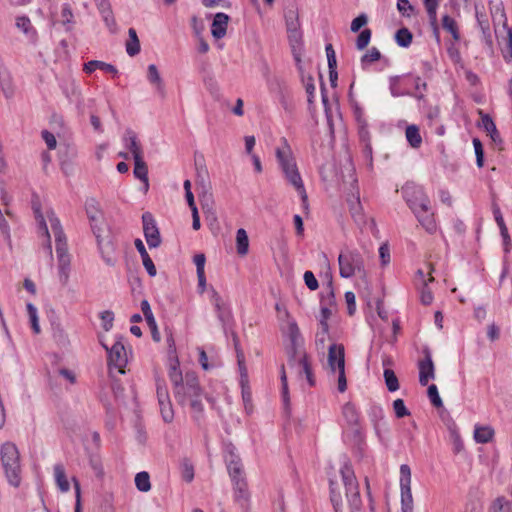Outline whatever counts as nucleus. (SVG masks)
Wrapping results in <instances>:
<instances>
[{
  "label": "nucleus",
  "mask_w": 512,
  "mask_h": 512,
  "mask_svg": "<svg viewBox=\"0 0 512 512\" xmlns=\"http://www.w3.org/2000/svg\"><path fill=\"white\" fill-rule=\"evenodd\" d=\"M341 483L330 481V496L335 512H342L343 498L345 494L350 512H361L362 501L359 493V484L352 467L345 463L341 469Z\"/></svg>",
  "instance_id": "1"
},
{
  "label": "nucleus",
  "mask_w": 512,
  "mask_h": 512,
  "mask_svg": "<svg viewBox=\"0 0 512 512\" xmlns=\"http://www.w3.org/2000/svg\"><path fill=\"white\" fill-rule=\"evenodd\" d=\"M225 452V461L229 476L233 483L235 501L242 509L247 510L250 501V493L248 491V485L241 459L235 453V448L231 444L227 445Z\"/></svg>",
  "instance_id": "2"
},
{
  "label": "nucleus",
  "mask_w": 512,
  "mask_h": 512,
  "mask_svg": "<svg viewBox=\"0 0 512 512\" xmlns=\"http://www.w3.org/2000/svg\"><path fill=\"white\" fill-rule=\"evenodd\" d=\"M283 147L276 149V158L281 168V171L286 179V181L296 190L299 194L303 205H307L308 196L306 193V189L304 187V183L302 177L297 168V164L292 155L291 149L287 143L286 139H282Z\"/></svg>",
  "instance_id": "3"
},
{
  "label": "nucleus",
  "mask_w": 512,
  "mask_h": 512,
  "mask_svg": "<svg viewBox=\"0 0 512 512\" xmlns=\"http://www.w3.org/2000/svg\"><path fill=\"white\" fill-rule=\"evenodd\" d=\"M47 218L55 237L56 253L58 258V277L63 286H66L69 281L70 273V255L67 251L66 237L63 232L59 219L53 211L47 213Z\"/></svg>",
  "instance_id": "4"
},
{
  "label": "nucleus",
  "mask_w": 512,
  "mask_h": 512,
  "mask_svg": "<svg viewBox=\"0 0 512 512\" xmlns=\"http://www.w3.org/2000/svg\"><path fill=\"white\" fill-rule=\"evenodd\" d=\"M1 464L8 483L18 487L21 483V464L18 448L11 442H6L0 449Z\"/></svg>",
  "instance_id": "5"
},
{
  "label": "nucleus",
  "mask_w": 512,
  "mask_h": 512,
  "mask_svg": "<svg viewBox=\"0 0 512 512\" xmlns=\"http://www.w3.org/2000/svg\"><path fill=\"white\" fill-rule=\"evenodd\" d=\"M339 274L342 278H351L364 273V259L356 249H343L338 256Z\"/></svg>",
  "instance_id": "6"
},
{
  "label": "nucleus",
  "mask_w": 512,
  "mask_h": 512,
  "mask_svg": "<svg viewBox=\"0 0 512 512\" xmlns=\"http://www.w3.org/2000/svg\"><path fill=\"white\" fill-rule=\"evenodd\" d=\"M328 366L331 372L338 371V390L345 392L347 382L345 376V350L342 344H331L328 347Z\"/></svg>",
  "instance_id": "7"
},
{
  "label": "nucleus",
  "mask_w": 512,
  "mask_h": 512,
  "mask_svg": "<svg viewBox=\"0 0 512 512\" xmlns=\"http://www.w3.org/2000/svg\"><path fill=\"white\" fill-rule=\"evenodd\" d=\"M97 240L99 252L103 261L108 266H115L117 262L116 258V247L114 238L110 231L105 227V230H98L93 233Z\"/></svg>",
  "instance_id": "8"
},
{
  "label": "nucleus",
  "mask_w": 512,
  "mask_h": 512,
  "mask_svg": "<svg viewBox=\"0 0 512 512\" xmlns=\"http://www.w3.org/2000/svg\"><path fill=\"white\" fill-rule=\"evenodd\" d=\"M401 512H413L414 501L411 490V469L407 464L400 466Z\"/></svg>",
  "instance_id": "9"
},
{
  "label": "nucleus",
  "mask_w": 512,
  "mask_h": 512,
  "mask_svg": "<svg viewBox=\"0 0 512 512\" xmlns=\"http://www.w3.org/2000/svg\"><path fill=\"white\" fill-rule=\"evenodd\" d=\"M103 347L108 353L109 369L112 370V368H115L120 374H124V368L127 364V353L124 347L123 337H119L110 348L105 344H103Z\"/></svg>",
  "instance_id": "10"
},
{
  "label": "nucleus",
  "mask_w": 512,
  "mask_h": 512,
  "mask_svg": "<svg viewBox=\"0 0 512 512\" xmlns=\"http://www.w3.org/2000/svg\"><path fill=\"white\" fill-rule=\"evenodd\" d=\"M210 300L214 306L216 316L221 323L223 331L227 333L228 328H230L233 323V315L230 306L226 301L223 300V298L215 289H211Z\"/></svg>",
  "instance_id": "11"
},
{
  "label": "nucleus",
  "mask_w": 512,
  "mask_h": 512,
  "mask_svg": "<svg viewBox=\"0 0 512 512\" xmlns=\"http://www.w3.org/2000/svg\"><path fill=\"white\" fill-rule=\"evenodd\" d=\"M175 398L181 405H186L190 399L201 396V389L198 384V379L194 374H186L185 381L182 383V391L176 389L174 391Z\"/></svg>",
  "instance_id": "12"
},
{
  "label": "nucleus",
  "mask_w": 512,
  "mask_h": 512,
  "mask_svg": "<svg viewBox=\"0 0 512 512\" xmlns=\"http://www.w3.org/2000/svg\"><path fill=\"white\" fill-rule=\"evenodd\" d=\"M85 210L90 221L92 232L94 233L98 230H105L106 224L104 221L103 212L95 198H89L86 200Z\"/></svg>",
  "instance_id": "13"
},
{
  "label": "nucleus",
  "mask_w": 512,
  "mask_h": 512,
  "mask_svg": "<svg viewBox=\"0 0 512 512\" xmlns=\"http://www.w3.org/2000/svg\"><path fill=\"white\" fill-rule=\"evenodd\" d=\"M404 193L407 203L413 212L427 209V206L430 205V200L421 187L407 186L404 188Z\"/></svg>",
  "instance_id": "14"
},
{
  "label": "nucleus",
  "mask_w": 512,
  "mask_h": 512,
  "mask_svg": "<svg viewBox=\"0 0 512 512\" xmlns=\"http://www.w3.org/2000/svg\"><path fill=\"white\" fill-rule=\"evenodd\" d=\"M142 222L144 236L149 248H157L161 244V237L153 215L150 212H145L142 215Z\"/></svg>",
  "instance_id": "15"
},
{
  "label": "nucleus",
  "mask_w": 512,
  "mask_h": 512,
  "mask_svg": "<svg viewBox=\"0 0 512 512\" xmlns=\"http://www.w3.org/2000/svg\"><path fill=\"white\" fill-rule=\"evenodd\" d=\"M419 383L426 386L430 379H434L435 370L431 354L428 350L424 351V358L418 363Z\"/></svg>",
  "instance_id": "16"
},
{
  "label": "nucleus",
  "mask_w": 512,
  "mask_h": 512,
  "mask_svg": "<svg viewBox=\"0 0 512 512\" xmlns=\"http://www.w3.org/2000/svg\"><path fill=\"white\" fill-rule=\"evenodd\" d=\"M475 16L477 19V23L479 28L481 29L483 41L486 44L489 52H493V40L490 32V24L487 15L482 12L479 8V5L475 3Z\"/></svg>",
  "instance_id": "17"
},
{
  "label": "nucleus",
  "mask_w": 512,
  "mask_h": 512,
  "mask_svg": "<svg viewBox=\"0 0 512 512\" xmlns=\"http://www.w3.org/2000/svg\"><path fill=\"white\" fill-rule=\"evenodd\" d=\"M147 79L155 87L156 93L161 99L166 97V89L163 79L155 64H150L147 68Z\"/></svg>",
  "instance_id": "18"
},
{
  "label": "nucleus",
  "mask_w": 512,
  "mask_h": 512,
  "mask_svg": "<svg viewBox=\"0 0 512 512\" xmlns=\"http://www.w3.org/2000/svg\"><path fill=\"white\" fill-rule=\"evenodd\" d=\"M123 142L125 147L132 153L134 159L143 157L141 145L138 141L136 133L133 130L126 129Z\"/></svg>",
  "instance_id": "19"
},
{
  "label": "nucleus",
  "mask_w": 512,
  "mask_h": 512,
  "mask_svg": "<svg viewBox=\"0 0 512 512\" xmlns=\"http://www.w3.org/2000/svg\"><path fill=\"white\" fill-rule=\"evenodd\" d=\"M414 214L417 217L419 223L427 232H435L436 222L434 219V213L431 211L430 205L427 206V209H420L419 211L414 212Z\"/></svg>",
  "instance_id": "20"
},
{
  "label": "nucleus",
  "mask_w": 512,
  "mask_h": 512,
  "mask_svg": "<svg viewBox=\"0 0 512 512\" xmlns=\"http://www.w3.org/2000/svg\"><path fill=\"white\" fill-rule=\"evenodd\" d=\"M229 17L225 13H217L212 22L211 33L216 39H221L226 34Z\"/></svg>",
  "instance_id": "21"
},
{
  "label": "nucleus",
  "mask_w": 512,
  "mask_h": 512,
  "mask_svg": "<svg viewBox=\"0 0 512 512\" xmlns=\"http://www.w3.org/2000/svg\"><path fill=\"white\" fill-rule=\"evenodd\" d=\"M134 244H135V247H136L137 251L139 252V254H140L141 258H142L143 266L147 270V273L150 276H155L156 275V267H155L152 259L150 258L149 254L147 253L146 248H145L142 240L136 239Z\"/></svg>",
  "instance_id": "22"
},
{
  "label": "nucleus",
  "mask_w": 512,
  "mask_h": 512,
  "mask_svg": "<svg viewBox=\"0 0 512 512\" xmlns=\"http://www.w3.org/2000/svg\"><path fill=\"white\" fill-rule=\"evenodd\" d=\"M349 207H350V213L352 215V218L356 222L357 225H362L365 223L364 215H363V209L360 203L359 195H352V198L348 199Z\"/></svg>",
  "instance_id": "23"
},
{
  "label": "nucleus",
  "mask_w": 512,
  "mask_h": 512,
  "mask_svg": "<svg viewBox=\"0 0 512 512\" xmlns=\"http://www.w3.org/2000/svg\"><path fill=\"white\" fill-rule=\"evenodd\" d=\"M96 69L103 70V71H105L107 73H111L113 75H117V73H118V70L116 69L115 66H113L109 63L103 62V61H99V60H91V61L85 63L84 68H83V70L86 73H92Z\"/></svg>",
  "instance_id": "24"
},
{
  "label": "nucleus",
  "mask_w": 512,
  "mask_h": 512,
  "mask_svg": "<svg viewBox=\"0 0 512 512\" xmlns=\"http://www.w3.org/2000/svg\"><path fill=\"white\" fill-rule=\"evenodd\" d=\"M494 433V429L489 425L475 426L474 439L477 443L485 444L493 439Z\"/></svg>",
  "instance_id": "25"
},
{
  "label": "nucleus",
  "mask_w": 512,
  "mask_h": 512,
  "mask_svg": "<svg viewBox=\"0 0 512 512\" xmlns=\"http://www.w3.org/2000/svg\"><path fill=\"white\" fill-rule=\"evenodd\" d=\"M134 175L145 184L146 190L148 189V168L146 163L143 161V157L134 159Z\"/></svg>",
  "instance_id": "26"
},
{
  "label": "nucleus",
  "mask_w": 512,
  "mask_h": 512,
  "mask_svg": "<svg viewBox=\"0 0 512 512\" xmlns=\"http://www.w3.org/2000/svg\"><path fill=\"white\" fill-rule=\"evenodd\" d=\"M54 477L58 488L62 492H68L70 485L66 477L64 466L62 464H56L54 466Z\"/></svg>",
  "instance_id": "27"
},
{
  "label": "nucleus",
  "mask_w": 512,
  "mask_h": 512,
  "mask_svg": "<svg viewBox=\"0 0 512 512\" xmlns=\"http://www.w3.org/2000/svg\"><path fill=\"white\" fill-rule=\"evenodd\" d=\"M236 249L237 253L244 256L248 253L249 238L245 229L240 228L236 232Z\"/></svg>",
  "instance_id": "28"
},
{
  "label": "nucleus",
  "mask_w": 512,
  "mask_h": 512,
  "mask_svg": "<svg viewBox=\"0 0 512 512\" xmlns=\"http://www.w3.org/2000/svg\"><path fill=\"white\" fill-rule=\"evenodd\" d=\"M298 364H299V368H300L299 373H303L305 375L309 385L314 386L315 379H314V376L312 373V368L308 361V357H307L306 353H302L300 355Z\"/></svg>",
  "instance_id": "29"
},
{
  "label": "nucleus",
  "mask_w": 512,
  "mask_h": 512,
  "mask_svg": "<svg viewBox=\"0 0 512 512\" xmlns=\"http://www.w3.org/2000/svg\"><path fill=\"white\" fill-rule=\"evenodd\" d=\"M405 136L411 147L419 148L421 146L422 137L418 126L414 124L407 126Z\"/></svg>",
  "instance_id": "30"
},
{
  "label": "nucleus",
  "mask_w": 512,
  "mask_h": 512,
  "mask_svg": "<svg viewBox=\"0 0 512 512\" xmlns=\"http://www.w3.org/2000/svg\"><path fill=\"white\" fill-rule=\"evenodd\" d=\"M169 378L174 385V391L176 389H178V391H182V383H184L185 378L183 379L178 361H175L170 365Z\"/></svg>",
  "instance_id": "31"
},
{
  "label": "nucleus",
  "mask_w": 512,
  "mask_h": 512,
  "mask_svg": "<svg viewBox=\"0 0 512 512\" xmlns=\"http://www.w3.org/2000/svg\"><path fill=\"white\" fill-rule=\"evenodd\" d=\"M129 40L126 43V52L129 56H135L140 52V41L138 39L136 30L130 28L128 30Z\"/></svg>",
  "instance_id": "32"
},
{
  "label": "nucleus",
  "mask_w": 512,
  "mask_h": 512,
  "mask_svg": "<svg viewBox=\"0 0 512 512\" xmlns=\"http://www.w3.org/2000/svg\"><path fill=\"white\" fill-rule=\"evenodd\" d=\"M423 2L428 14L430 25L434 28V30H437V8L439 6V0H423Z\"/></svg>",
  "instance_id": "33"
},
{
  "label": "nucleus",
  "mask_w": 512,
  "mask_h": 512,
  "mask_svg": "<svg viewBox=\"0 0 512 512\" xmlns=\"http://www.w3.org/2000/svg\"><path fill=\"white\" fill-rule=\"evenodd\" d=\"M61 23L66 31H71L74 24V15L69 4H64L61 9Z\"/></svg>",
  "instance_id": "34"
},
{
  "label": "nucleus",
  "mask_w": 512,
  "mask_h": 512,
  "mask_svg": "<svg viewBox=\"0 0 512 512\" xmlns=\"http://www.w3.org/2000/svg\"><path fill=\"white\" fill-rule=\"evenodd\" d=\"M16 27L29 37H34L36 35V31L27 16L17 17Z\"/></svg>",
  "instance_id": "35"
},
{
  "label": "nucleus",
  "mask_w": 512,
  "mask_h": 512,
  "mask_svg": "<svg viewBox=\"0 0 512 512\" xmlns=\"http://www.w3.org/2000/svg\"><path fill=\"white\" fill-rule=\"evenodd\" d=\"M383 376L388 391L395 392L399 389L398 378L392 369L385 368Z\"/></svg>",
  "instance_id": "36"
},
{
  "label": "nucleus",
  "mask_w": 512,
  "mask_h": 512,
  "mask_svg": "<svg viewBox=\"0 0 512 512\" xmlns=\"http://www.w3.org/2000/svg\"><path fill=\"white\" fill-rule=\"evenodd\" d=\"M442 27L452 35L455 41L460 39L456 21L449 15H444L442 17Z\"/></svg>",
  "instance_id": "37"
},
{
  "label": "nucleus",
  "mask_w": 512,
  "mask_h": 512,
  "mask_svg": "<svg viewBox=\"0 0 512 512\" xmlns=\"http://www.w3.org/2000/svg\"><path fill=\"white\" fill-rule=\"evenodd\" d=\"M186 405H189L191 408V411L193 413V418L199 422L202 418L203 412H204V406L202 403V395L200 397L191 398L190 402L186 403Z\"/></svg>",
  "instance_id": "38"
},
{
  "label": "nucleus",
  "mask_w": 512,
  "mask_h": 512,
  "mask_svg": "<svg viewBox=\"0 0 512 512\" xmlns=\"http://www.w3.org/2000/svg\"><path fill=\"white\" fill-rule=\"evenodd\" d=\"M233 338H234L236 351H237V361H238L239 371H240V375H241V384L244 385V383L248 381L247 368L245 366V358H244L243 352L237 348V336L235 334L233 335Z\"/></svg>",
  "instance_id": "39"
},
{
  "label": "nucleus",
  "mask_w": 512,
  "mask_h": 512,
  "mask_svg": "<svg viewBox=\"0 0 512 512\" xmlns=\"http://www.w3.org/2000/svg\"><path fill=\"white\" fill-rule=\"evenodd\" d=\"M343 416L347 423L350 425H356L359 420L358 412L355 406L351 403H346L342 410Z\"/></svg>",
  "instance_id": "40"
},
{
  "label": "nucleus",
  "mask_w": 512,
  "mask_h": 512,
  "mask_svg": "<svg viewBox=\"0 0 512 512\" xmlns=\"http://www.w3.org/2000/svg\"><path fill=\"white\" fill-rule=\"evenodd\" d=\"M135 485L138 490L147 492L151 488L149 474L145 471L139 472L135 476Z\"/></svg>",
  "instance_id": "41"
},
{
  "label": "nucleus",
  "mask_w": 512,
  "mask_h": 512,
  "mask_svg": "<svg viewBox=\"0 0 512 512\" xmlns=\"http://www.w3.org/2000/svg\"><path fill=\"white\" fill-rule=\"evenodd\" d=\"M395 40L399 46L408 47L412 42V34L407 28H401L396 32Z\"/></svg>",
  "instance_id": "42"
},
{
  "label": "nucleus",
  "mask_w": 512,
  "mask_h": 512,
  "mask_svg": "<svg viewBox=\"0 0 512 512\" xmlns=\"http://www.w3.org/2000/svg\"><path fill=\"white\" fill-rule=\"evenodd\" d=\"M100 14L102 15V18H103L106 26L109 28V30L112 33H115L117 30V26H116V21H115L111 6L106 7V9L101 10Z\"/></svg>",
  "instance_id": "43"
},
{
  "label": "nucleus",
  "mask_w": 512,
  "mask_h": 512,
  "mask_svg": "<svg viewBox=\"0 0 512 512\" xmlns=\"http://www.w3.org/2000/svg\"><path fill=\"white\" fill-rule=\"evenodd\" d=\"M329 338L328 323H323L316 333V345L319 349L324 350L327 339Z\"/></svg>",
  "instance_id": "44"
},
{
  "label": "nucleus",
  "mask_w": 512,
  "mask_h": 512,
  "mask_svg": "<svg viewBox=\"0 0 512 512\" xmlns=\"http://www.w3.org/2000/svg\"><path fill=\"white\" fill-rule=\"evenodd\" d=\"M26 307L31 327L34 333L39 334L41 330L38 321L37 308L32 303H28Z\"/></svg>",
  "instance_id": "45"
},
{
  "label": "nucleus",
  "mask_w": 512,
  "mask_h": 512,
  "mask_svg": "<svg viewBox=\"0 0 512 512\" xmlns=\"http://www.w3.org/2000/svg\"><path fill=\"white\" fill-rule=\"evenodd\" d=\"M502 54L507 62L512 61V29H507V37L504 46L502 47Z\"/></svg>",
  "instance_id": "46"
},
{
  "label": "nucleus",
  "mask_w": 512,
  "mask_h": 512,
  "mask_svg": "<svg viewBox=\"0 0 512 512\" xmlns=\"http://www.w3.org/2000/svg\"><path fill=\"white\" fill-rule=\"evenodd\" d=\"M156 391L159 404H163V402L170 400L168 389L163 380H156Z\"/></svg>",
  "instance_id": "47"
},
{
  "label": "nucleus",
  "mask_w": 512,
  "mask_h": 512,
  "mask_svg": "<svg viewBox=\"0 0 512 512\" xmlns=\"http://www.w3.org/2000/svg\"><path fill=\"white\" fill-rule=\"evenodd\" d=\"M183 479L191 482L194 478V467L189 459H183L181 462Z\"/></svg>",
  "instance_id": "48"
},
{
  "label": "nucleus",
  "mask_w": 512,
  "mask_h": 512,
  "mask_svg": "<svg viewBox=\"0 0 512 512\" xmlns=\"http://www.w3.org/2000/svg\"><path fill=\"white\" fill-rule=\"evenodd\" d=\"M370 39H371V30L370 29L362 30L356 40L357 49L358 50L365 49L368 46Z\"/></svg>",
  "instance_id": "49"
},
{
  "label": "nucleus",
  "mask_w": 512,
  "mask_h": 512,
  "mask_svg": "<svg viewBox=\"0 0 512 512\" xmlns=\"http://www.w3.org/2000/svg\"><path fill=\"white\" fill-rule=\"evenodd\" d=\"M159 406L163 420L167 423L172 422L174 418V411L172 409L170 400L163 402V404H159Z\"/></svg>",
  "instance_id": "50"
},
{
  "label": "nucleus",
  "mask_w": 512,
  "mask_h": 512,
  "mask_svg": "<svg viewBox=\"0 0 512 512\" xmlns=\"http://www.w3.org/2000/svg\"><path fill=\"white\" fill-rule=\"evenodd\" d=\"M380 58H381L380 51L377 48L372 47L370 50L367 51V53H365L361 57V63H362V65H365L368 63H373L375 61H378Z\"/></svg>",
  "instance_id": "51"
},
{
  "label": "nucleus",
  "mask_w": 512,
  "mask_h": 512,
  "mask_svg": "<svg viewBox=\"0 0 512 512\" xmlns=\"http://www.w3.org/2000/svg\"><path fill=\"white\" fill-rule=\"evenodd\" d=\"M427 394H428V397H429L431 403L436 408L442 407L443 402L439 396L438 389H437L436 385H434V384L430 385L428 387Z\"/></svg>",
  "instance_id": "52"
},
{
  "label": "nucleus",
  "mask_w": 512,
  "mask_h": 512,
  "mask_svg": "<svg viewBox=\"0 0 512 512\" xmlns=\"http://www.w3.org/2000/svg\"><path fill=\"white\" fill-rule=\"evenodd\" d=\"M393 409L397 418H403L410 415V412L406 408L402 399H396L393 401Z\"/></svg>",
  "instance_id": "53"
},
{
  "label": "nucleus",
  "mask_w": 512,
  "mask_h": 512,
  "mask_svg": "<svg viewBox=\"0 0 512 512\" xmlns=\"http://www.w3.org/2000/svg\"><path fill=\"white\" fill-rule=\"evenodd\" d=\"M100 318L102 320L103 329L109 331L113 326L114 313L110 310H105L100 313Z\"/></svg>",
  "instance_id": "54"
},
{
  "label": "nucleus",
  "mask_w": 512,
  "mask_h": 512,
  "mask_svg": "<svg viewBox=\"0 0 512 512\" xmlns=\"http://www.w3.org/2000/svg\"><path fill=\"white\" fill-rule=\"evenodd\" d=\"M473 146L476 155V163L478 167H482L484 163V151L481 141L478 138L473 139Z\"/></svg>",
  "instance_id": "55"
},
{
  "label": "nucleus",
  "mask_w": 512,
  "mask_h": 512,
  "mask_svg": "<svg viewBox=\"0 0 512 512\" xmlns=\"http://www.w3.org/2000/svg\"><path fill=\"white\" fill-rule=\"evenodd\" d=\"M481 125H482L483 129L487 132V134L495 133V129H497L492 118L488 114H483L482 112H481Z\"/></svg>",
  "instance_id": "56"
},
{
  "label": "nucleus",
  "mask_w": 512,
  "mask_h": 512,
  "mask_svg": "<svg viewBox=\"0 0 512 512\" xmlns=\"http://www.w3.org/2000/svg\"><path fill=\"white\" fill-rule=\"evenodd\" d=\"M37 219L39 221L40 230L43 232V234L47 238V250H48V253H49L50 256H52V247H51L50 235H49L47 224H46V222L44 220V217L41 214H39L37 216Z\"/></svg>",
  "instance_id": "57"
},
{
  "label": "nucleus",
  "mask_w": 512,
  "mask_h": 512,
  "mask_svg": "<svg viewBox=\"0 0 512 512\" xmlns=\"http://www.w3.org/2000/svg\"><path fill=\"white\" fill-rule=\"evenodd\" d=\"M287 332L292 344L295 345L300 336V331L295 321H289Z\"/></svg>",
  "instance_id": "58"
},
{
  "label": "nucleus",
  "mask_w": 512,
  "mask_h": 512,
  "mask_svg": "<svg viewBox=\"0 0 512 512\" xmlns=\"http://www.w3.org/2000/svg\"><path fill=\"white\" fill-rule=\"evenodd\" d=\"M286 27L287 32L299 29V21L298 17L295 14V12L290 11L288 14H286Z\"/></svg>",
  "instance_id": "59"
},
{
  "label": "nucleus",
  "mask_w": 512,
  "mask_h": 512,
  "mask_svg": "<svg viewBox=\"0 0 512 512\" xmlns=\"http://www.w3.org/2000/svg\"><path fill=\"white\" fill-rule=\"evenodd\" d=\"M358 123H359L358 134H359L361 142L370 143V134L367 129L366 123L363 122L360 118H358Z\"/></svg>",
  "instance_id": "60"
},
{
  "label": "nucleus",
  "mask_w": 512,
  "mask_h": 512,
  "mask_svg": "<svg viewBox=\"0 0 512 512\" xmlns=\"http://www.w3.org/2000/svg\"><path fill=\"white\" fill-rule=\"evenodd\" d=\"M304 282L306 286L312 291L319 287L318 281L311 271H306L304 273Z\"/></svg>",
  "instance_id": "61"
},
{
  "label": "nucleus",
  "mask_w": 512,
  "mask_h": 512,
  "mask_svg": "<svg viewBox=\"0 0 512 512\" xmlns=\"http://www.w3.org/2000/svg\"><path fill=\"white\" fill-rule=\"evenodd\" d=\"M368 22V18L365 14H360L358 17L353 19L351 23V31L357 32L359 31L363 26H365Z\"/></svg>",
  "instance_id": "62"
},
{
  "label": "nucleus",
  "mask_w": 512,
  "mask_h": 512,
  "mask_svg": "<svg viewBox=\"0 0 512 512\" xmlns=\"http://www.w3.org/2000/svg\"><path fill=\"white\" fill-rule=\"evenodd\" d=\"M345 300L347 303L348 313L349 315H353L356 310V298L355 294L351 291H347L345 293Z\"/></svg>",
  "instance_id": "63"
},
{
  "label": "nucleus",
  "mask_w": 512,
  "mask_h": 512,
  "mask_svg": "<svg viewBox=\"0 0 512 512\" xmlns=\"http://www.w3.org/2000/svg\"><path fill=\"white\" fill-rule=\"evenodd\" d=\"M42 138L43 140L45 141L47 147L52 150V149H55L56 148V145H57V141H56V138L54 136L53 133L47 131V130H44L42 132Z\"/></svg>",
  "instance_id": "64"
}]
</instances>
